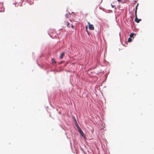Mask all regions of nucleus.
<instances>
[{
	"label": "nucleus",
	"mask_w": 154,
	"mask_h": 154,
	"mask_svg": "<svg viewBox=\"0 0 154 154\" xmlns=\"http://www.w3.org/2000/svg\"><path fill=\"white\" fill-rule=\"evenodd\" d=\"M76 126L78 127V129L79 130V133L84 138H85V136L84 134V133L81 128L79 127L78 124L76 123Z\"/></svg>",
	"instance_id": "1"
},
{
	"label": "nucleus",
	"mask_w": 154,
	"mask_h": 154,
	"mask_svg": "<svg viewBox=\"0 0 154 154\" xmlns=\"http://www.w3.org/2000/svg\"><path fill=\"white\" fill-rule=\"evenodd\" d=\"M135 18L134 19L135 21L137 23L140 22L141 21V19H138L137 17V14H135Z\"/></svg>",
	"instance_id": "2"
},
{
	"label": "nucleus",
	"mask_w": 154,
	"mask_h": 154,
	"mask_svg": "<svg viewBox=\"0 0 154 154\" xmlns=\"http://www.w3.org/2000/svg\"><path fill=\"white\" fill-rule=\"evenodd\" d=\"M89 24V28L90 30H93L94 29V27L90 23L88 22V23Z\"/></svg>",
	"instance_id": "3"
},
{
	"label": "nucleus",
	"mask_w": 154,
	"mask_h": 154,
	"mask_svg": "<svg viewBox=\"0 0 154 154\" xmlns=\"http://www.w3.org/2000/svg\"><path fill=\"white\" fill-rule=\"evenodd\" d=\"M136 34L133 33H131L129 35L130 37L132 38H134Z\"/></svg>",
	"instance_id": "4"
},
{
	"label": "nucleus",
	"mask_w": 154,
	"mask_h": 154,
	"mask_svg": "<svg viewBox=\"0 0 154 154\" xmlns=\"http://www.w3.org/2000/svg\"><path fill=\"white\" fill-rule=\"evenodd\" d=\"M65 54V53L64 52H62L60 56V59H62L63 58V56Z\"/></svg>",
	"instance_id": "5"
},
{
	"label": "nucleus",
	"mask_w": 154,
	"mask_h": 154,
	"mask_svg": "<svg viewBox=\"0 0 154 154\" xmlns=\"http://www.w3.org/2000/svg\"><path fill=\"white\" fill-rule=\"evenodd\" d=\"M138 5H139V4L138 3L137 5H136V6L135 7V14H137V7H138Z\"/></svg>",
	"instance_id": "6"
},
{
	"label": "nucleus",
	"mask_w": 154,
	"mask_h": 154,
	"mask_svg": "<svg viewBox=\"0 0 154 154\" xmlns=\"http://www.w3.org/2000/svg\"><path fill=\"white\" fill-rule=\"evenodd\" d=\"M132 38L129 37L128 38V42H131L132 41Z\"/></svg>",
	"instance_id": "7"
},
{
	"label": "nucleus",
	"mask_w": 154,
	"mask_h": 154,
	"mask_svg": "<svg viewBox=\"0 0 154 154\" xmlns=\"http://www.w3.org/2000/svg\"><path fill=\"white\" fill-rule=\"evenodd\" d=\"M70 13H67L65 14V16L66 17H68L69 16Z\"/></svg>",
	"instance_id": "8"
},
{
	"label": "nucleus",
	"mask_w": 154,
	"mask_h": 154,
	"mask_svg": "<svg viewBox=\"0 0 154 154\" xmlns=\"http://www.w3.org/2000/svg\"><path fill=\"white\" fill-rule=\"evenodd\" d=\"M3 6V4L2 3H0V8L2 9V6Z\"/></svg>",
	"instance_id": "9"
},
{
	"label": "nucleus",
	"mask_w": 154,
	"mask_h": 154,
	"mask_svg": "<svg viewBox=\"0 0 154 154\" xmlns=\"http://www.w3.org/2000/svg\"><path fill=\"white\" fill-rule=\"evenodd\" d=\"M52 62L53 63H56V62L55 60L54 59H52Z\"/></svg>",
	"instance_id": "10"
},
{
	"label": "nucleus",
	"mask_w": 154,
	"mask_h": 154,
	"mask_svg": "<svg viewBox=\"0 0 154 154\" xmlns=\"http://www.w3.org/2000/svg\"><path fill=\"white\" fill-rule=\"evenodd\" d=\"M111 7H112V8H114L115 7V5H112V4H111Z\"/></svg>",
	"instance_id": "11"
},
{
	"label": "nucleus",
	"mask_w": 154,
	"mask_h": 154,
	"mask_svg": "<svg viewBox=\"0 0 154 154\" xmlns=\"http://www.w3.org/2000/svg\"><path fill=\"white\" fill-rule=\"evenodd\" d=\"M69 23H68V22H67V26H69Z\"/></svg>",
	"instance_id": "12"
},
{
	"label": "nucleus",
	"mask_w": 154,
	"mask_h": 154,
	"mask_svg": "<svg viewBox=\"0 0 154 154\" xmlns=\"http://www.w3.org/2000/svg\"><path fill=\"white\" fill-rule=\"evenodd\" d=\"M71 26V27L73 28L74 27V26L72 24Z\"/></svg>",
	"instance_id": "13"
},
{
	"label": "nucleus",
	"mask_w": 154,
	"mask_h": 154,
	"mask_svg": "<svg viewBox=\"0 0 154 154\" xmlns=\"http://www.w3.org/2000/svg\"><path fill=\"white\" fill-rule=\"evenodd\" d=\"M4 10V9H3V10H2H2H0V12H2V11L3 12Z\"/></svg>",
	"instance_id": "14"
},
{
	"label": "nucleus",
	"mask_w": 154,
	"mask_h": 154,
	"mask_svg": "<svg viewBox=\"0 0 154 154\" xmlns=\"http://www.w3.org/2000/svg\"><path fill=\"white\" fill-rule=\"evenodd\" d=\"M121 0H117V1L119 2H120L121 1Z\"/></svg>",
	"instance_id": "15"
},
{
	"label": "nucleus",
	"mask_w": 154,
	"mask_h": 154,
	"mask_svg": "<svg viewBox=\"0 0 154 154\" xmlns=\"http://www.w3.org/2000/svg\"><path fill=\"white\" fill-rule=\"evenodd\" d=\"M86 31H87V32H88V31H87V29H86Z\"/></svg>",
	"instance_id": "16"
},
{
	"label": "nucleus",
	"mask_w": 154,
	"mask_h": 154,
	"mask_svg": "<svg viewBox=\"0 0 154 154\" xmlns=\"http://www.w3.org/2000/svg\"><path fill=\"white\" fill-rule=\"evenodd\" d=\"M116 8H115V9H116Z\"/></svg>",
	"instance_id": "17"
}]
</instances>
